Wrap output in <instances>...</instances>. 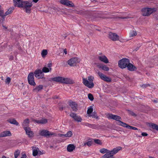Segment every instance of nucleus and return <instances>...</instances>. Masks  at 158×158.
<instances>
[{
  "mask_svg": "<svg viewBox=\"0 0 158 158\" xmlns=\"http://www.w3.org/2000/svg\"><path fill=\"white\" fill-rule=\"evenodd\" d=\"M8 121L11 124H14L16 126L19 125L18 122L15 119H9L8 120Z\"/></svg>",
  "mask_w": 158,
  "mask_h": 158,
  "instance_id": "nucleus-29",
  "label": "nucleus"
},
{
  "mask_svg": "<svg viewBox=\"0 0 158 158\" xmlns=\"http://www.w3.org/2000/svg\"><path fill=\"white\" fill-rule=\"evenodd\" d=\"M11 134L9 131H4L2 132L0 134V137H2L7 136H11Z\"/></svg>",
  "mask_w": 158,
  "mask_h": 158,
  "instance_id": "nucleus-22",
  "label": "nucleus"
},
{
  "mask_svg": "<svg viewBox=\"0 0 158 158\" xmlns=\"http://www.w3.org/2000/svg\"><path fill=\"white\" fill-rule=\"evenodd\" d=\"M24 1L21 0H13L14 6H17L19 7H22V2Z\"/></svg>",
  "mask_w": 158,
  "mask_h": 158,
  "instance_id": "nucleus-19",
  "label": "nucleus"
},
{
  "mask_svg": "<svg viewBox=\"0 0 158 158\" xmlns=\"http://www.w3.org/2000/svg\"><path fill=\"white\" fill-rule=\"evenodd\" d=\"M40 135L46 137H49L51 136H56L57 135L56 134L52 132H50L47 130H43L41 131L40 133Z\"/></svg>",
  "mask_w": 158,
  "mask_h": 158,
  "instance_id": "nucleus-6",
  "label": "nucleus"
},
{
  "mask_svg": "<svg viewBox=\"0 0 158 158\" xmlns=\"http://www.w3.org/2000/svg\"><path fill=\"white\" fill-rule=\"evenodd\" d=\"M109 37L110 39L113 41L118 40L119 38V36L117 34L111 32L109 33Z\"/></svg>",
  "mask_w": 158,
  "mask_h": 158,
  "instance_id": "nucleus-10",
  "label": "nucleus"
},
{
  "mask_svg": "<svg viewBox=\"0 0 158 158\" xmlns=\"http://www.w3.org/2000/svg\"><path fill=\"white\" fill-rule=\"evenodd\" d=\"M13 11V9H9L6 11L5 13V16L7 15L11 14Z\"/></svg>",
  "mask_w": 158,
  "mask_h": 158,
  "instance_id": "nucleus-40",
  "label": "nucleus"
},
{
  "mask_svg": "<svg viewBox=\"0 0 158 158\" xmlns=\"http://www.w3.org/2000/svg\"><path fill=\"white\" fill-rule=\"evenodd\" d=\"M10 82V78L9 77H7L5 80L6 84H9Z\"/></svg>",
  "mask_w": 158,
  "mask_h": 158,
  "instance_id": "nucleus-44",
  "label": "nucleus"
},
{
  "mask_svg": "<svg viewBox=\"0 0 158 158\" xmlns=\"http://www.w3.org/2000/svg\"><path fill=\"white\" fill-rule=\"evenodd\" d=\"M27 79L28 83L31 85L35 86L36 84L35 82L34 74L32 72L30 73L28 75Z\"/></svg>",
  "mask_w": 158,
  "mask_h": 158,
  "instance_id": "nucleus-7",
  "label": "nucleus"
},
{
  "mask_svg": "<svg viewBox=\"0 0 158 158\" xmlns=\"http://www.w3.org/2000/svg\"><path fill=\"white\" fill-rule=\"evenodd\" d=\"M64 107H60V110H62L63 109Z\"/></svg>",
  "mask_w": 158,
  "mask_h": 158,
  "instance_id": "nucleus-57",
  "label": "nucleus"
},
{
  "mask_svg": "<svg viewBox=\"0 0 158 158\" xmlns=\"http://www.w3.org/2000/svg\"><path fill=\"white\" fill-rule=\"evenodd\" d=\"M69 116L72 118L75 121L79 122H81L82 119L81 117L79 115H77L76 113H71L69 114Z\"/></svg>",
  "mask_w": 158,
  "mask_h": 158,
  "instance_id": "nucleus-13",
  "label": "nucleus"
},
{
  "mask_svg": "<svg viewBox=\"0 0 158 158\" xmlns=\"http://www.w3.org/2000/svg\"><path fill=\"white\" fill-rule=\"evenodd\" d=\"M143 136H147L148 135V134L145 132H143L141 134Z\"/></svg>",
  "mask_w": 158,
  "mask_h": 158,
  "instance_id": "nucleus-52",
  "label": "nucleus"
},
{
  "mask_svg": "<svg viewBox=\"0 0 158 158\" xmlns=\"http://www.w3.org/2000/svg\"><path fill=\"white\" fill-rule=\"evenodd\" d=\"M98 58L101 61L105 63H107L109 62L108 59L104 55L98 56Z\"/></svg>",
  "mask_w": 158,
  "mask_h": 158,
  "instance_id": "nucleus-21",
  "label": "nucleus"
},
{
  "mask_svg": "<svg viewBox=\"0 0 158 158\" xmlns=\"http://www.w3.org/2000/svg\"><path fill=\"white\" fill-rule=\"evenodd\" d=\"M60 2L62 4L69 7L74 6V4L71 1L68 0H60Z\"/></svg>",
  "mask_w": 158,
  "mask_h": 158,
  "instance_id": "nucleus-11",
  "label": "nucleus"
},
{
  "mask_svg": "<svg viewBox=\"0 0 158 158\" xmlns=\"http://www.w3.org/2000/svg\"><path fill=\"white\" fill-rule=\"evenodd\" d=\"M22 5L23 9L25 10L27 13H30L31 10V7L32 6V2L30 1H23Z\"/></svg>",
  "mask_w": 158,
  "mask_h": 158,
  "instance_id": "nucleus-3",
  "label": "nucleus"
},
{
  "mask_svg": "<svg viewBox=\"0 0 158 158\" xmlns=\"http://www.w3.org/2000/svg\"><path fill=\"white\" fill-rule=\"evenodd\" d=\"M32 150L33 155L34 156H36L38 154L40 155L42 154L41 152L39 150L38 148L33 147H32Z\"/></svg>",
  "mask_w": 158,
  "mask_h": 158,
  "instance_id": "nucleus-18",
  "label": "nucleus"
},
{
  "mask_svg": "<svg viewBox=\"0 0 158 158\" xmlns=\"http://www.w3.org/2000/svg\"><path fill=\"white\" fill-rule=\"evenodd\" d=\"M150 85L148 84H143L141 85L142 87L143 88H146L148 86H149Z\"/></svg>",
  "mask_w": 158,
  "mask_h": 158,
  "instance_id": "nucleus-47",
  "label": "nucleus"
},
{
  "mask_svg": "<svg viewBox=\"0 0 158 158\" xmlns=\"http://www.w3.org/2000/svg\"><path fill=\"white\" fill-rule=\"evenodd\" d=\"M4 12L3 10H0V16L2 18V20L4 21L5 20V15H4Z\"/></svg>",
  "mask_w": 158,
  "mask_h": 158,
  "instance_id": "nucleus-38",
  "label": "nucleus"
},
{
  "mask_svg": "<svg viewBox=\"0 0 158 158\" xmlns=\"http://www.w3.org/2000/svg\"><path fill=\"white\" fill-rule=\"evenodd\" d=\"M33 1L34 2L36 3L38 1V0H33Z\"/></svg>",
  "mask_w": 158,
  "mask_h": 158,
  "instance_id": "nucleus-58",
  "label": "nucleus"
},
{
  "mask_svg": "<svg viewBox=\"0 0 158 158\" xmlns=\"http://www.w3.org/2000/svg\"><path fill=\"white\" fill-rule=\"evenodd\" d=\"M98 73L100 77V78L103 80L108 82H110L111 81V79L109 77L106 76L102 73L100 72H98Z\"/></svg>",
  "mask_w": 158,
  "mask_h": 158,
  "instance_id": "nucleus-12",
  "label": "nucleus"
},
{
  "mask_svg": "<svg viewBox=\"0 0 158 158\" xmlns=\"http://www.w3.org/2000/svg\"><path fill=\"white\" fill-rule=\"evenodd\" d=\"M153 102H155V103H157V101L156 100H154L153 101Z\"/></svg>",
  "mask_w": 158,
  "mask_h": 158,
  "instance_id": "nucleus-59",
  "label": "nucleus"
},
{
  "mask_svg": "<svg viewBox=\"0 0 158 158\" xmlns=\"http://www.w3.org/2000/svg\"><path fill=\"white\" fill-rule=\"evenodd\" d=\"M69 105L73 111H76L77 110V105L76 102L70 101L69 102Z\"/></svg>",
  "mask_w": 158,
  "mask_h": 158,
  "instance_id": "nucleus-15",
  "label": "nucleus"
},
{
  "mask_svg": "<svg viewBox=\"0 0 158 158\" xmlns=\"http://www.w3.org/2000/svg\"><path fill=\"white\" fill-rule=\"evenodd\" d=\"M110 150L106 149L103 148L100 150V152L102 154L107 153Z\"/></svg>",
  "mask_w": 158,
  "mask_h": 158,
  "instance_id": "nucleus-36",
  "label": "nucleus"
},
{
  "mask_svg": "<svg viewBox=\"0 0 158 158\" xmlns=\"http://www.w3.org/2000/svg\"><path fill=\"white\" fill-rule=\"evenodd\" d=\"M43 89V86L42 85H40L36 86L33 89V90L36 92H38Z\"/></svg>",
  "mask_w": 158,
  "mask_h": 158,
  "instance_id": "nucleus-28",
  "label": "nucleus"
},
{
  "mask_svg": "<svg viewBox=\"0 0 158 158\" xmlns=\"http://www.w3.org/2000/svg\"><path fill=\"white\" fill-rule=\"evenodd\" d=\"M149 126L153 129L158 131V125L154 123H151L149 125Z\"/></svg>",
  "mask_w": 158,
  "mask_h": 158,
  "instance_id": "nucleus-33",
  "label": "nucleus"
},
{
  "mask_svg": "<svg viewBox=\"0 0 158 158\" xmlns=\"http://www.w3.org/2000/svg\"><path fill=\"white\" fill-rule=\"evenodd\" d=\"M35 121L38 123L44 124L47 122V120L46 119H44L40 120H35Z\"/></svg>",
  "mask_w": 158,
  "mask_h": 158,
  "instance_id": "nucleus-30",
  "label": "nucleus"
},
{
  "mask_svg": "<svg viewBox=\"0 0 158 158\" xmlns=\"http://www.w3.org/2000/svg\"><path fill=\"white\" fill-rule=\"evenodd\" d=\"M98 30V31H100V30Z\"/></svg>",
  "mask_w": 158,
  "mask_h": 158,
  "instance_id": "nucleus-63",
  "label": "nucleus"
},
{
  "mask_svg": "<svg viewBox=\"0 0 158 158\" xmlns=\"http://www.w3.org/2000/svg\"><path fill=\"white\" fill-rule=\"evenodd\" d=\"M119 123H120V124H119L120 126L127 128L128 129H132L134 130H138V129L137 128L129 126L127 124L123 122H120Z\"/></svg>",
  "mask_w": 158,
  "mask_h": 158,
  "instance_id": "nucleus-17",
  "label": "nucleus"
},
{
  "mask_svg": "<svg viewBox=\"0 0 158 158\" xmlns=\"http://www.w3.org/2000/svg\"><path fill=\"white\" fill-rule=\"evenodd\" d=\"M82 125L86 126L90 128L91 124H90L88 123H83Z\"/></svg>",
  "mask_w": 158,
  "mask_h": 158,
  "instance_id": "nucleus-46",
  "label": "nucleus"
},
{
  "mask_svg": "<svg viewBox=\"0 0 158 158\" xmlns=\"http://www.w3.org/2000/svg\"><path fill=\"white\" fill-rule=\"evenodd\" d=\"M29 123V120L28 118H27L24 120L23 122L22 123V125L24 129V128L25 127H29L28 126Z\"/></svg>",
  "mask_w": 158,
  "mask_h": 158,
  "instance_id": "nucleus-24",
  "label": "nucleus"
},
{
  "mask_svg": "<svg viewBox=\"0 0 158 158\" xmlns=\"http://www.w3.org/2000/svg\"><path fill=\"white\" fill-rule=\"evenodd\" d=\"M54 99H55V98H57V96H55L54 98H53Z\"/></svg>",
  "mask_w": 158,
  "mask_h": 158,
  "instance_id": "nucleus-61",
  "label": "nucleus"
},
{
  "mask_svg": "<svg viewBox=\"0 0 158 158\" xmlns=\"http://www.w3.org/2000/svg\"><path fill=\"white\" fill-rule=\"evenodd\" d=\"M52 68H49L47 67L46 66H45L42 69V71L43 73H47L51 72L52 71Z\"/></svg>",
  "mask_w": 158,
  "mask_h": 158,
  "instance_id": "nucleus-27",
  "label": "nucleus"
},
{
  "mask_svg": "<svg viewBox=\"0 0 158 158\" xmlns=\"http://www.w3.org/2000/svg\"><path fill=\"white\" fill-rule=\"evenodd\" d=\"M75 148V146L72 144H69L67 147V150L68 152L73 151Z\"/></svg>",
  "mask_w": 158,
  "mask_h": 158,
  "instance_id": "nucleus-26",
  "label": "nucleus"
},
{
  "mask_svg": "<svg viewBox=\"0 0 158 158\" xmlns=\"http://www.w3.org/2000/svg\"><path fill=\"white\" fill-rule=\"evenodd\" d=\"M52 66V64L51 62L49 63L47 65V67L49 68H52L51 67Z\"/></svg>",
  "mask_w": 158,
  "mask_h": 158,
  "instance_id": "nucleus-50",
  "label": "nucleus"
},
{
  "mask_svg": "<svg viewBox=\"0 0 158 158\" xmlns=\"http://www.w3.org/2000/svg\"><path fill=\"white\" fill-rule=\"evenodd\" d=\"M78 62V59L77 57H73L69 60L68 62V64L71 66L76 64Z\"/></svg>",
  "mask_w": 158,
  "mask_h": 158,
  "instance_id": "nucleus-14",
  "label": "nucleus"
},
{
  "mask_svg": "<svg viewBox=\"0 0 158 158\" xmlns=\"http://www.w3.org/2000/svg\"><path fill=\"white\" fill-rule=\"evenodd\" d=\"M93 109L92 106H90L89 107V108L87 110V114H88V116H89V115H90L93 112Z\"/></svg>",
  "mask_w": 158,
  "mask_h": 158,
  "instance_id": "nucleus-32",
  "label": "nucleus"
},
{
  "mask_svg": "<svg viewBox=\"0 0 158 158\" xmlns=\"http://www.w3.org/2000/svg\"><path fill=\"white\" fill-rule=\"evenodd\" d=\"M94 77L92 76L88 77V80L87 79L83 78L82 79L83 83L86 86L89 88H92L94 86V85L93 83Z\"/></svg>",
  "mask_w": 158,
  "mask_h": 158,
  "instance_id": "nucleus-2",
  "label": "nucleus"
},
{
  "mask_svg": "<svg viewBox=\"0 0 158 158\" xmlns=\"http://www.w3.org/2000/svg\"><path fill=\"white\" fill-rule=\"evenodd\" d=\"M119 18L123 19H127V18H129L128 17H119Z\"/></svg>",
  "mask_w": 158,
  "mask_h": 158,
  "instance_id": "nucleus-56",
  "label": "nucleus"
},
{
  "mask_svg": "<svg viewBox=\"0 0 158 158\" xmlns=\"http://www.w3.org/2000/svg\"><path fill=\"white\" fill-rule=\"evenodd\" d=\"M94 142H95V143L98 144H101V142L100 140L98 139H94Z\"/></svg>",
  "mask_w": 158,
  "mask_h": 158,
  "instance_id": "nucleus-45",
  "label": "nucleus"
},
{
  "mask_svg": "<svg viewBox=\"0 0 158 158\" xmlns=\"http://www.w3.org/2000/svg\"><path fill=\"white\" fill-rule=\"evenodd\" d=\"M2 158H6V157L5 156H3L2 157Z\"/></svg>",
  "mask_w": 158,
  "mask_h": 158,
  "instance_id": "nucleus-60",
  "label": "nucleus"
},
{
  "mask_svg": "<svg viewBox=\"0 0 158 158\" xmlns=\"http://www.w3.org/2000/svg\"><path fill=\"white\" fill-rule=\"evenodd\" d=\"M107 118L109 119H113L114 120H115L117 121L118 122L117 123V124L120 125L119 124H120V123H119L120 122H121L120 120L121 119V118L118 116L114 115L112 114H108L107 115Z\"/></svg>",
  "mask_w": 158,
  "mask_h": 158,
  "instance_id": "nucleus-8",
  "label": "nucleus"
},
{
  "mask_svg": "<svg viewBox=\"0 0 158 158\" xmlns=\"http://www.w3.org/2000/svg\"><path fill=\"white\" fill-rule=\"evenodd\" d=\"M52 80L54 81L67 84H72L74 83L73 81L70 78H65L60 77H54L52 78Z\"/></svg>",
  "mask_w": 158,
  "mask_h": 158,
  "instance_id": "nucleus-1",
  "label": "nucleus"
},
{
  "mask_svg": "<svg viewBox=\"0 0 158 158\" xmlns=\"http://www.w3.org/2000/svg\"><path fill=\"white\" fill-rule=\"evenodd\" d=\"M97 127V126L96 125L94 124H91L90 128L92 129H95Z\"/></svg>",
  "mask_w": 158,
  "mask_h": 158,
  "instance_id": "nucleus-49",
  "label": "nucleus"
},
{
  "mask_svg": "<svg viewBox=\"0 0 158 158\" xmlns=\"http://www.w3.org/2000/svg\"><path fill=\"white\" fill-rule=\"evenodd\" d=\"M99 68H101L103 70L106 71H108L109 70V68L105 65H101L100 66Z\"/></svg>",
  "mask_w": 158,
  "mask_h": 158,
  "instance_id": "nucleus-34",
  "label": "nucleus"
},
{
  "mask_svg": "<svg viewBox=\"0 0 158 158\" xmlns=\"http://www.w3.org/2000/svg\"><path fill=\"white\" fill-rule=\"evenodd\" d=\"M73 135L72 132L71 131H69L67 133L64 134V136L66 137H70Z\"/></svg>",
  "mask_w": 158,
  "mask_h": 158,
  "instance_id": "nucleus-37",
  "label": "nucleus"
},
{
  "mask_svg": "<svg viewBox=\"0 0 158 158\" xmlns=\"http://www.w3.org/2000/svg\"><path fill=\"white\" fill-rule=\"evenodd\" d=\"M137 35L136 32L135 31L132 30L130 31V37H131L135 36Z\"/></svg>",
  "mask_w": 158,
  "mask_h": 158,
  "instance_id": "nucleus-35",
  "label": "nucleus"
},
{
  "mask_svg": "<svg viewBox=\"0 0 158 158\" xmlns=\"http://www.w3.org/2000/svg\"><path fill=\"white\" fill-rule=\"evenodd\" d=\"M13 58V56H11L10 57V59H12Z\"/></svg>",
  "mask_w": 158,
  "mask_h": 158,
  "instance_id": "nucleus-62",
  "label": "nucleus"
},
{
  "mask_svg": "<svg viewBox=\"0 0 158 158\" xmlns=\"http://www.w3.org/2000/svg\"><path fill=\"white\" fill-rule=\"evenodd\" d=\"M88 98L91 101L93 100L94 98L93 95L91 94H89L88 95Z\"/></svg>",
  "mask_w": 158,
  "mask_h": 158,
  "instance_id": "nucleus-42",
  "label": "nucleus"
},
{
  "mask_svg": "<svg viewBox=\"0 0 158 158\" xmlns=\"http://www.w3.org/2000/svg\"><path fill=\"white\" fill-rule=\"evenodd\" d=\"M97 127V126L96 125L94 124H91L90 128L92 129H95Z\"/></svg>",
  "mask_w": 158,
  "mask_h": 158,
  "instance_id": "nucleus-48",
  "label": "nucleus"
},
{
  "mask_svg": "<svg viewBox=\"0 0 158 158\" xmlns=\"http://www.w3.org/2000/svg\"><path fill=\"white\" fill-rule=\"evenodd\" d=\"M47 54V51L46 50H43L41 53L42 56L43 57H44Z\"/></svg>",
  "mask_w": 158,
  "mask_h": 158,
  "instance_id": "nucleus-39",
  "label": "nucleus"
},
{
  "mask_svg": "<svg viewBox=\"0 0 158 158\" xmlns=\"http://www.w3.org/2000/svg\"><path fill=\"white\" fill-rule=\"evenodd\" d=\"M20 151L19 150L16 151L14 153L15 157V158H17L20 153Z\"/></svg>",
  "mask_w": 158,
  "mask_h": 158,
  "instance_id": "nucleus-43",
  "label": "nucleus"
},
{
  "mask_svg": "<svg viewBox=\"0 0 158 158\" xmlns=\"http://www.w3.org/2000/svg\"><path fill=\"white\" fill-rule=\"evenodd\" d=\"M127 67V69L130 71H135L137 69L136 67L132 64L130 63V62L128 64Z\"/></svg>",
  "mask_w": 158,
  "mask_h": 158,
  "instance_id": "nucleus-20",
  "label": "nucleus"
},
{
  "mask_svg": "<svg viewBox=\"0 0 158 158\" xmlns=\"http://www.w3.org/2000/svg\"><path fill=\"white\" fill-rule=\"evenodd\" d=\"M27 156L26 154H24L22 155L21 158H26Z\"/></svg>",
  "mask_w": 158,
  "mask_h": 158,
  "instance_id": "nucleus-53",
  "label": "nucleus"
},
{
  "mask_svg": "<svg viewBox=\"0 0 158 158\" xmlns=\"http://www.w3.org/2000/svg\"><path fill=\"white\" fill-rule=\"evenodd\" d=\"M129 113L132 116H135V114L132 111L129 110Z\"/></svg>",
  "mask_w": 158,
  "mask_h": 158,
  "instance_id": "nucleus-51",
  "label": "nucleus"
},
{
  "mask_svg": "<svg viewBox=\"0 0 158 158\" xmlns=\"http://www.w3.org/2000/svg\"><path fill=\"white\" fill-rule=\"evenodd\" d=\"M121 148H122L121 147L119 146L114 148L112 150L110 151V152L112 154L114 155L117 153Z\"/></svg>",
  "mask_w": 158,
  "mask_h": 158,
  "instance_id": "nucleus-23",
  "label": "nucleus"
},
{
  "mask_svg": "<svg viewBox=\"0 0 158 158\" xmlns=\"http://www.w3.org/2000/svg\"><path fill=\"white\" fill-rule=\"evenodd\" d=\"M24 130L26 131V134L28 135L30 138H32L34 135V133L31 131V128L29 127H25Z\"/></svg>",
  "mask_w": 158,
  "mask_h": 158,
  "instance_id": "nucleus-16",
  "label": "nucleus"
},
{
  "mask_svg": "<svg viewBox=\"0 0 158 158\" xmlns=\"http://www.w3.org/2000/svg\"><path fill=\"white\" fill-rule=\"evenodd\" d=\"M103 157L104 158H114L113 155L112 154L110 151H109L107 153L104 155Z\"/></svg>",
  "mask_w": 158,
  "mask_h": 158,
  "instance_id": "nucleus-25",
  "label": "nucleus"
},
{
  "mask_svg": "<svg viewBox=\"0 0 158 158\" xmlns=\"http://www.w3.org/2000/svg\"><path fill=\"white\" fill-rule=\"evenodd\" d=\"M89 117H92L93 118H95L97 119H99V117L98 116L96 112L94 111L92 114L89 115Z\"/></svg>",
  "mask_w": 158,
  "mask_h": 158,
  "instance_id": "nucleus-31",
  "label": "nucleus"
},
{
  "mask_svg": "<svg viewBox=\"0 0 158 158\" xmlns=\"http://www.w3.org/2000/svg\"><path fill=\"white\" fill-rule=\"evenodd\" d=\"M156 8H144L142 9V15L144 16H148L151 15L153 12L156 11Z\"/></svg>",
  "mask_w": 158,
  "mask_h": 158,
  "instance_id": "nucleus-5",
  "label": "nucleus"
},
{
  "mask_svg": "<svg viewBox=\"0 0 158 158\" xmlns=\"http://www.w3.org/2000/svg\"><path fill=\"white\" fill-rule=\"evenodd\" d=\"M64 52L65 54H67V51L66 49H64Z\"/></svg>",
  "mask_w": 158,
  "mask_h": 158,
  "instance_id": "nucleus-55",
  "label": "nucleus"
},
{
  "mask_svg": "<svg viewBox=\"0 0 158 158\" xmlns=\"http://www.w3.org/2000/svg\"><path fill=\"white\" fill-rule=\"evenodd\" d=\"M129 60L127 58H123L119 61L118 62V66L121 69L126 68L129 62Z\"/></svg>",
  "mask_w": 158,
  "mask_h": 158,
  "instance_id": "nucleus-4",
  "label": "nucleus"
},
{
  "mask_svg": "<svg viewBox=\"0 0 158 158\" xmlns=\"http://www.w3.org/2000/svg\"><path fill=\"white\" fill-rule=\"evenodd\" d=\"M92 144V141H89L86 143H84V146H85L86 145H88L89 146H90Z\"/></svg>",
  "mask_w": 158,
  "mask_h": 158,
  "instance_id": "nucleus-41",
  "label": "nucleus"
},
{
  "mask_svg": "<svg viewBox=\"0 0 158 158\" xmlns=\"http://www.w3.org/2000/svg\"><path fill=\"white\" fill-rule=\"evenodd\" d=\"M34 74L35 76L38 79H43L44 78V74L42 70L40 69L35 70Z\"/></svg>",
  "mask_w": 158,
  "mask_h": 158,
  "instance_id": "nucleus-9",
  "label": "nucleus"
},
{
  "mask_svg": "<svg viewBox=\"0 0 158 158\" xmlns=\"http://www.w3.org/2000/svg\"><path fill=\"white\" fill-rule=\"evenodd\" d=\"M58 135H59V136H60L61 137H62L63 136H64V134H59Z\"/></svg>",
  "mask_w": 158,
  "mask_h": 158,
  "instance_id": "nucleus-54",
  "label": "nucleus"
}]
</instances>
